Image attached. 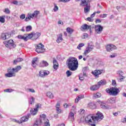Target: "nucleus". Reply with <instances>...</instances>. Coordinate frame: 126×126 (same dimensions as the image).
<instances>
[{
  "instance_id": "obj_16",
  "label": "nucleus",
  "mask_w": 126,
  "mask_h": 126,
  "mask_svg": "<svg viewBox=\"0 0 126 126\" xmlns=\"http://www.w3.org/2000/svg\"><path fill=\"white\" fill-rule=\"evenodd\" d=\"M91 30V26H88L87 24H84L81 27V30Z\"/></svg>"
},
{
  "instance_id": "obj_26",
  "label": "nucleus",
  "mask_w": 126,
  "mask_h": 126,
  "mask_svg": "<svg viewBox=\"0 0 126 126\" xmlns=\"http://www.w3.org/2000/svg\"><path fill=\"white\" fill-rule=\"evenodd\" d=\"M84 98V95L80 94L78 96V98H76L75 100V103H78L79 101L80 100H81V99H83Z\"/></svg>"
},
{
  "instance_id": "obj_63",
  "label": "nucleus",
  "mask_w": 126,
  "mask_h": 126,
  "mask_svg": "<svg viewBox=\"0 0 126 126\" xmlns=\"http://www.w3.org/2000/svg\"><path fill=\"white\" fill-rule=\"evenodd\" d=\"M95 21L97 23H101V22H102V21L101 20L99 19H96L95 20Z\"/></svg>"
},
{
  "instance_id": "obj_53",
  "label": "nucleus",
  "mask_w": 126,
  "mask_h": 126,
  "mask_svg": "<svg viewBox=\"0 0 126 126\" xmlns=\"http://www.w3.org/2000/svg\"><path fill=\"white\" fill-rule=\"evenodd\" d=\"M116 56H117V54L116 53H113L112 55L109 56V58L113 59L114 58H115Z\"/></svg>"
},
{
  "instance_id": "obj_6",
  "label": "nucleus",
  "mask_w": 126,
  "mask_h": 126,
  "mask_svg": "<svg viewBox=\"0 0 126 126\" xmlns=\"http://www.w3.org/2000/svg\"><path fill=\"white\" fill-rule=\"evenodd\" d=\"M3 44L6 48H10L9 46H11L13 48H15L16 45L14 43L13 40L10 39L8 41H6L3 42Z\"/></svg>"
},
{
  "instance_id": "obj_2",
  "label": "nucleus",
  "mask_w": 126,
  "mask_h": 126,
  "mask_svg": "<svg viewBox=\"0 0 126 126\" xmlns=\"http://www.w3.org/2000/svg\"><path fill=\"white\" fill-rule=\"evenodd\" d=\"M67 66L71 71H75L78 68V61L75 58H70L67 60Z\"/></svg>"
},
{
  "instance_id": "obj_37",
  "label": "nucleus",
  "mask_w": 126,
  "mask_h": 126,
  "mask_svg": "<svg viewBox=\"0 0 126 126\" xmlns=\"http://www.w3.org/2000/svg\"><path fill=\"white\" fill-rule=\"evenodd\" d=\"M66 74L67 77H69V76L72 75V72L70 71V70H67L66 72Z\"/></svg>"
},
{
  "instance_id": "obj_20",
  "label": "nucleus",
  "mask_w": 126,
  "mask_h": 126,
  "mask_svg": "<svg viewBox=\"0 0 126 126\" xmlns=\"http://www.w3.org/2000/svg\"><path fill=\"white\" fill-rule=\"evenodd\" d=\"M40 14V11L35 10L34 11V12L32 14L30 13V14L32 16V17L33 18V17L36 18L38 15Z\"/></svg>"
},
{
  "instance_id": "obj_32",
  "label": "nucleus",
  "mask_w": 126,
  "mask_h": 126,
  "mask_svg": "<svg viewBox=\"0 0 126 126\" xmlns=\"http://www.w3.org/2000/svg\"><path fill=\"white\" fill-rule=\"evenodd\" d=\"M83 7L84 8V11L86 13L87 12H88V11H90V5H88L85 6H83Z\"/></svg>"
},
{
  "instance_id": "obj_29",
  "label": "nucleus",
  "mask_w": 126,
  "mask_h": 126,
  "mask_svg": "<svg viewBox=\"0 0 126 126\" xmlns=\"http://www.w3.org/2000/svg\"><path fill=\"white\" fill-rule=\"evenodd\" d=\"M18 38H19V39H21L22 40H24V41H25L26 42H27V41H28L27 39H28V37L26 36V35H18Z\"/></svg>"
},
{
  "instance_id": "obj_56",
  "label": "nucleus",
  "mask_w": 126,
  "mask_h": 126,
  "mask_svg": "<svg viewBox=\"0 0 126 126\" xmlns=\"http://www.w3.org/2000/svg\"><path fill=\"white\" fill-rule=\"evenodd\" d=\"M56 111L58 114H61V113H62V111L60 108H59V107H56Z\"/></svg>"
},
{
  "instance_id": "obj_10",
  "label": "nucleus",
  "mask_w": 126,
  "mask_h": 126,
  "mask_svg": "<svg viewBox=\"0 0 126 126\" xmlns=\"http://www.w3.org/2000/svg\"><path fill=\"white\" fill-rule=\"evenodd\" d=\"M40 107H41V104L37 103L35 105V108H34V110H31V114H32V115H33V116H34V115H36L37 113H38L39 108H40Z\"/></svg>"
},
{
  "instance_id": "obj_31",
  "label": "nucleus",
  "mask_w": 126,
  "mask_h": 126,
  "mask_svg": "<svg viewBox=\"0 0 126 126\" xmlns=\"http://www.w3.org/2000/svg\"><path fill=\"white\" fill-rule=\"evenodd\" d=\"M40 36H41V32H36L33 34V38L34 40H37Z\"/></svg>"
},
{
  "instance_id": "obj_11",
  "label": "nucleus",
  "mask_w": 126,
  "mask_h": 126,
  "mask_svg": "<svg viewBox=\"0 0 126 126\" xmlns=\"http://www.w3.org/2000/svg\"><path fill=\"white\" fill-rule=\"evenodd\" d=\"M91 1V0H82L80 3V5L82 7L90 5Z\"/></svg>"
},
{
  "instance_id": "obj_15",
  "label": "nucleus",
  "mask_w": 126,
  "mask_h": 126,
  "mask_svg": "<svg viewBox=\"0 0 126 126\" xmlns=\"http://www.w3.org/2000/svg\"><path fill=\"white\" fill-rule=\"evenodd\" d=\"M117 74H118L121 78L119 79V81H123L126 77L123 75H124V72L122 70H119L117 71Z\"/></svg>"
},
{
  "instance_id": "obj_8",
  "label": "nucleus",
  "mask_w": 126,
  "mask_h": 126,
  "mask_svg": "<svg viewBox=\"0 0 126 126\" xmlns=\"http://www.w3.org/2000/svg\"><path fill=\"white\" fill-rule=\"evenodd\" d=\"M36 52L38 53H42L45 52V48H44V45L42 43H39L38 45H36Z\"/></svg>"
},
{
  "instance_id": "obj_58",
  "label": "nucleus",
  "mask_w": 126,
  "mask_h": 126,
  "mask_svg": "<svg viewBox=\"0 0 126 126\" xmlns=\"http://www.w3.org/2000/svg\"><path fill=\"white\" fill-rule=\"evenodd\" d=\"M16 60L17 61L18 63H19L20 62H22V61H23V59L22 58H19L16 59Z\"/></svg>"
},
{
  "instance_id": "obj_51",
  "label": "nucleus",
  "mask_w": 126,
  "mask_h": 126,
  "mask_svg": "<svg viewBox=\"0 0 126 126\" xmlns=\"http://www.w3.org/2000/svg\"><path fill=\"white\" fill-rule=\"evenodd\" d=\"M112 84L113 86H115V87L117 86V82H116V80H112Z\"/></svg>"
},
{
  "instance_id": "obj_64",
  "label": "nucleus",
  "mask_w": 126,
  "mask_h": 126,
  "mask_svg": "<svg viewBox=\"0 0 126 126\" xmlns=\"http://www.w3.org/2000/svg\"><path fill=\"white\" fill-rule=\"evenodd\" d=\"M22 4H23V2L22 1L18 2V5H22Z\"/></svg>"
},
{
  "instance_id": "obj_39",
  "label": "nucleus",
  "mask_w": 126,
  "mask_h": 126,
  "mask_svg": "<svg viewBox=\"0 0 126 126\" xmlns=\"http://www.w3.org/2000/svg\"><path fill=\"white\" fill-rule=\"evenodd\" d=\"M79 79L81 81H83L84 80V77L83 76V74H80L79 75Z\"/></svg>"
},
{
  "instance_id": "obj_41",
  "label": "nucleus",
  "mask_w": 126,
  "mask_h": 126,
  "mask_svg": "<svg viewBox=\"0 0 126 126\" xmlns=\"http://www.w3.org/2000/svg\"><path fill=\"white\" fill-rule=\"evenodd\" d=\"M32 30V26H28L26 27V31L27 32H29V31H31Z\"/></svg>"
},
{
  "instance_id": "obj_60",
  "label": "nucleus",
  "mask_w": 126,
  "mask_h": 126,
  "mask_svg": "<svg viewBox=\"0 0 126 126\" xmlns=\"http://www.w3.org/2000/svg\"><path fill=\"white\" fill-rule=\"evenodd\" d=\"M88 69V68L87 67H85L83 68V72H86V71H87Z\"/></svg>"
},
{
  "instance_id": "obj_4",
  "label": "nucleus",
  "mask_w": 126,
  "mask_h": 126,
  "mask_svg": "<svg viewBox=\"0 0 126 126\" xmlns=\"http://www.w3.org/2000/svg\"><path fill=\"white\" fill-rule=\"evenodd\" d=\"M94 49V45H93V42H91V43H88V47H86V50L84 53V56H87V54H89L91 51Z\"/></svg>"
},
{
  "instance_id": "obj_34",
  "label": "nucleus",
  "mask_w": 126,
  "mask_h": 126,
  "mask_svg": "<svg viewBox=\"0 0 126 126\" xmlns=\"http://www.w3.org/2000/svg\"><path fill=\"white\" fill-rule=\"evenodd\" d=\"M0 22L4 23L5 22V16H0Z\"/></svg>"
},
{
  "instance_id": "obj_7",
  "label": "nucleus",
  "mask_w": 126,
  "mask_h": 126,
  "mask_svg": "<svg viewBox=\"0 0 126 126\" xmlns=\"http://www.w3.org/2000/svg\"><path fill=\"white\" fill-rule=\"evenodd\" d=\"M50 74V71L46 70H41L39 71L38 75L39 77L44 78L46 76H48Z\"/></svg>"
},
{
  "instance_id": "obj_33",
  "label": "nucleus",
  "mask_w": 126,
  "mask_h": 126,
  "mask_svg": "<svg viewBox=\"0 0 126 126\" xmlns=\"http://www.w3.org/2000/svg\"><path fill=\"white\" fill-rule=\"evenodd\" d=\"M47 96L48 98H50V99H53L54 98V94L50 92L47 93Z\"/></svg>"
},
{
  "instance_id": "obj_1",
  "label": "nucleus",
  "mask_w": 126,
  "mask_h": 126,
  "mask_svg": "<svg viewBox=\"0 0 126 126\" xmlns=\"http://www.w3.org/2000/svg\"><path fill=\"white\" fill-rule=\"evenodd\" d=\"M104 115L99 111H98L96 113V116H94L92 114L88 115L85 119V121L86 124H89L92 126H96L95 125V122L98 120H103Z\"/></svg>"
},
{
  "instance_id": "obj_62",
  "label": "nucleus",
  "mask_w": 126,
  "mask_h": 126,
  "mask_svg": "<svg viewBox=\"0 0 126 126\" xmlns=\"http://www.w3.org/2000/svg\"><path fill=\"white\" fill-rule=\"evenodd\" d=\"M12 3H13V4H15L16 5H18V1L17 0H14L13 1Z\"/></svg>"
},
{
  "instance_id": "obj_17",
  "label": "nucleus",
  "mask_w": 126,
  "mask_h": 126,
  "mask_svg": "<svg viewBox=\"0 0 126 126\" xmlns=\"http://www.w3.org/2000/svg\"><path fill=\"white\" fill-rule=\"evenodd\" d=\"M29 116L30 114H28L27 117H23L20 119V124H22V123H25V122H27L29 119Z\"/></svg>"
},
{
  "instance_id": "obj_49",
  "label": "nucleus",
  "mask_w": 126,
  "mask_h": 126,
  "mask_svg": "<svg viewBox=\"0 0 126 126\" xmlns=\"http://www.w3.org/2000/svg\"><path fill=\"white\" fill-rule=\"evenodd\" d=\"M85 112V110H84V109H80V110L78 111V113L80 114V115H83Z\"/></svg>"
},
{
  "instance_id": "obj_48",
  "label": "nucleus",
  "mask_w": 126,
  "mask_h": 126,
  "mask_svg": "<svg viewBox=\"0 0 126 126\" xmlns=\"http://www.w3.org/2000/svg\"><path fill=\"white\" fill-rule=\"evenodd\" d=\"M44 126H51V125H50V122L49 121V120H47L44 123Z\"/></svg>"
},
{
  "instance_id": "obj_18",
  "label": "nucleus",
  "mask_w": 126,
  "mask_h": 126,
  "mask_svg": "<svg viewBox=\"0 0 126 126\" xmlns=\"http://www.w3.org/2000/svg\"><path fill=\"white\" fill-rule=\"evenodd\" d=\"M53 68L57 70L58 68H59V63H58V61L55 59H53Z\"/></svg>"
},
{
  "instance_id": "obj_57",
  "label": "nucleus",
  "mask_w": 126,
  "mask_h": 126,
  "mask_svg": "<svg viewBox=\"0 0 126 126\" xmlns=\"http://www.w3.org/2000/svg\"><path fill=\"white\" fill-rule=\"evenodd\" d=\"M87 20L90 21V22H93V19L92 18L88 17L87 18Z\"/></svg>"
},
{
  "instance_id": "obj_44",
  "label": "nucleus",
  "mask_w": 126,
  "mask_h": 126,
  "mask_svg": "<svg viewBox=\"0 0 126 126\" xmlns=\"http://www.w3.org/2000/svg\"><path fill=\"white\" fill-rule=\"evenodd\" d=\"M69 118L74 119V113L71 111L69 113Z\"/></svg>"
},
{
  "instance_id": "obj_25",
  "label": "nucleus",
  "mask_w": 126,
  "mask_h": 126,
  "mask_svg": "<svg viewBox=\"0 0 126 126\" xmlns=\"http://www.w3.org/2000/svg\"><path fill=\"white\" fill-rule=\"evenodd\" d=\"M42 119H40V118L39 120L36 121V122L33 125V126H41V125H42Z\"/></svg>"
},
{
  "instance_id": "obj_46",
  "label": "nucleus",
  "mask_w": 126,
  "mask_h": 126,
  "mask_svg": "<svg viewBox=\"0 0 126 126\" xmlns=\"http://www.w3.org/2000/svg\"><path fill=\"white\" fill-rule=\"evenodd\" d=\"M4 12H5V13L6 14H9V13H10V10H9L8 8H6L4 11Z\"/></svg>"
},
{
  "instance_id": "obj_12",
  "label": "nucleus",
  "mask_w": 126,
  "mask_h": 126,
  "mask_svg": "<svg viewBox=\"0 0 126 126\" xmlns=\"http://www.w3.org/2000/svg\"><path fill=\"white\" fill-rule=\"evenodd\" d=\"M95 31L97 34H100L101 32L103 31V27L100 25H95L94 27Z\"/></svg>"
},
{
  "instance_id": "obj_47",
  "label": "nucleus",
  "mask_w": 126,
  "mask_h": 126,
  "mask_svg": "<svg viewBox=\"0 0 126 126\" xmlns=\"http://www.w3.org/2000/svg\"><path fill=\"white\" fill-rule=\"evenodd\" d=\"M35 102V98L33 97V96H32V98L30 99V104L31 105H32L33 103Z\"/></svg>"
},
{
  "instance_id": "obj_23",
  "label": "nucleus",
  "mask_w": 126,
  "mask_h": 126,
  "mask_svg": "<svg viewBox=\"0 0 126 126\" xmlns=\"http://www.w3.org/2000/svg\"><path fill=\"white\" fill-rule=\"evenodd\" d=\"M107 102L110 104H115L116 103V97H110L108 99Z\"/></svg>"
},
{
  "instance_id": "obj_3",
  "label": "nucleus",
  "mask_w": 126,
  "mask_h": 126,
  "mask_svg": "<svg viewBox=\"0 0 126 126\" xmlns=\"http://www.w3.org/2000/svg\"><path fill=\"white\" fill-rule=\"evenodd\" d=\"M106 92L112 96H117L120 93V90L116 87H112L106 89Z\"/></svg>"
},
{
  "instance_id": "obj_9",
  "label": "nucleus",
  "mask_w": 126,
  "mask_h": 126,
  "mask_svg": "<svg viewBox=\"0 0 126 126\" xmlns=\"http://www.w3.org/2000/svg\"><path fill=\"white\" fill-rule=\"evenodd\" d=\"M107 52H112L115 50H117V47L114 45L108 44L106 47Z\"/></svg>"
},
{
  "instance_id": "obj_61",
  "label": "nucleus",
  "mask_w": 126,
  "mask_h": 126,
  "mask_svg": "<svg viewBox=\"0 0 126 126\" xmlns=\"http://www.w3.org/2000/svg\"><path fill=\"white\" fill-rule=\"evenodd\" d=\"M11 91H12V90L9 89H7L4 90V92H12Z\"/></svg>"
},
{
  "instance_id": "obj_55",
  "label": "nucleus",
  "mask_w": 126,
  "mask_h": 126,
  "mask_svg": "<svg viewBox=\"0 0 126 126\" xmlns=\"http://www.w3.org/2000/svg\"><path fill=\"white\" fill-rule=\"evenodd\" d=\"M107 14H101L100 15V17H101V18H105V17H107Z\"/></svg>"
},
{
  "instance_id": "obj_35",
  "label": "nucleus",
  "mask_w": 126,
  "mask_h": 126,
  "mask_svg": "<svg viewBox=\"0 0 126 126\" xmlns=\"http://www.w3.org/2000/svg\"><path fill=\"white\" fill-rule=\"evenodd\" d=\"M13 69H14L15 72H18V71L21 69V66H17L15 68H13Z\"/></svg>"
},
{
  "instance_id": "obj_30",
  "label": "nucleus",
  "mask_w": 126,
  "mask_h": 126,
  "mask_svg": "<svg viewBox=\"0 0 126 126\" xmlns=\"http://www.w3.org/2000/svg\"><path fill=\"white\" fill-rule=\"evenodd\" d=\"M100 107L102 109H103L104 110H108V109H110V107L109 105L106 106L104 103H102L100 104Z\"/></svg>"
},
{
  "instance_id": "obj_42",
  "label": "nucleus",
  "mask_w": 126,
  "mask_h": 126,
  "mask_svg": "<svg viewBox=\"0 0 126 126\" xmlns=\"http://www.w3.org/2000/svg\"><path fill=\"white\" fill-rule=\"evenodd\" d=\"M33 36V34L32 32L29 33V34H28V35H26V36L28 37L27 40H28L29 39H31V38H32Z\"/></svg>"
},
{
  "instance_id": "obj_36",
  "label": "nucleus",
  "mask_w": 126,
  "mask_h": 126,
  "mask_svg": "<svg viewBox=\"0 0 126 126\" xmlns=\"http://www.w3.org/2000/svg\"><path fill=\"white\" fill-rule=\"evenodd\" d=\"M31 18H32V16L30 14H29L28 16L25 18V21L26 22L29 21V20H31Z\"/></svg>"
},
{
  "instance_id": "obj_21",
  "label": "nucleus",
  "mask_w": 126,
  "mask_h": 126,
  "mask_svg": "<svg viewBox=\"0 0 126 126\" xmlns=\"http://www.w3.org/2000/svg\"><path fill=\"white\" fill-rule=\"evenodd\" d=\"M88 107L90 109H96V104L94 102H90L88 104Z\"/></svg>"
},
{
  "instance_id": "obj_52",
  "label": "nucleus",
  "mask_w": 126,
  "mask_h": 126,
  "mask_svg": "<svg viewBox=\"0 0 126 126\" xmlns=\"http://www.w3.org/2000/svg\"><path fill=\"white\" fill-rule=\"evenodd\" d=\"M20 19L23 20L25 19V14H23L20 16Z\"/></svg>"
},
{
  "instance_id": "obj_45",
  "label": "nucleus",
  "mask_w": 126,
  "mask_h": 126,
  "mask_svg": "<svg viewBox=\"0 0 126 126\" xmlns=\"http://www.w3.org/2000/svg\"><path fill=\"white\" fill-rule=\"evenodd\" d=\"M101 96V94L99 93H97L96 94H94V97L95 98H100V96Z\"/></svg>"
},
{
  "instance_id": "obj_27",
  "label": "nucleus",
  "mask_w": 126,
  "mask_h": 126,
  "mask_svg": "<svg viewBox=\"0 0 126 126\" xmlns=\"http://www.w3.org/2000/svg\"><path fill=\"white\" fill-rule=\"evenodd\" d=\"M62 41H63V34L60 33L58 37V39L56 40V42L59 44V43H61Z\"/></svg>"
},
{
  "instance_id": "obj_22",
  "label": "nucleus",
  "mask_w": 126,
  "mask_h": 126,
  "mask_svg": "<svg viewBox=\"0 0 126 126\" xmlns=\"http://www.w3.org/2000/svg\"><path fill=\"white\" fill-rule=\"evenodd\" d=\"M38 61L37 58H34L32 62V65L33 66V67H36L37 66V63H36V62Z\"/></svg>"
},
{
  "instance_id": "obj_5",
  "label": "nucleus",
  "mask_w": 126,
  "mask_h": 126,
  "mask_svg": "<svg viewBox=\"0 0 126 126\" xmlns=\"http://www.w3.org/2000/svg\"><path fill=\"white\" fill-rule=\"evenodd\" d=\"M7 72L8 73L5 74V76H6V77H13L16 75V72L13 68H11V67H9L7 69Z\"/></svg>"
},
{
  "instance_id": "obj_19",
  "label": "nucleus",
  "mask_w": 126,
  "mask_h": 126,
  "mask_svg": "<svg viewBox=\"0 0 126 126\" xmlns=\"http://www.w3.org/2000/svg\"><path fill=\"white\" fill-rule=\"evenodd\" d=\"M98 88H100V87L98 84L94 85L90 87V90H91V91H96V90H98Z\"/></svg>"
},
{
  "instance_id": "obj_24",
  "label": "nucleus",
  "mask_w": 126,
  "mask_h": 126,
  "mask_svg": "<svg viewBox=\"0 0 126 126\" xmlns=\"http://www.w3.org/2000/svg\"><path fill=\"white\" fill-rule=\"evenodd\" d=\"M107 84V82L105 80H101L97 83L98 86H101V85H106Z\"/></svg>"
},
{
  "instance_id": "obj_40",
  "label": "nucleus",
  "mask_w": 126,
  "mask_h": 126,
  "mask_svg": "<svg viewBox=\"0 0 126 126\" xmlns=\"http://www.w3.org/2000/svg\"><path fill=\"white\" fill-rule=\"evenodd\" d=\"M82 47H84V43H80L78 45L77 49L78 50H81V48H82Z\"/></svg>"
},
{
  "instance_id": "obj_13",
  "label": "nucleus",
  "mask_w": 126,
  "mask_h": 126,
  "mask_svg": "<svg viewBox=\"0 0 126 126\" xmlns=\"http://www.w3.org/2000/svg\"><path fill=\"white\" fill-rule=\"evenodd\" d=\"M11 36V34L10 33H2L1 35V38L2 40H6L7 39H9Z\"/></svg>"
},
{
  "instance_id": "obj_54",
  "label": "nucleus",
  "mask_w": 126,
  "mask_h": 126,
  "mask_svg": "<svg viewBox=\"0 0 126 126\" xmlns=\"http://www.w3.org/2000/svg\"><path fill=\"white\" fill-rule=\"evenodd\" d=\"M42 63L44 64V66H48V65H49V63L46 61H42Z\"/></svg>"
},
{
  "instance_id": "obj_43",
  "label": "nucleus",
  "mask_w": 126,
  "mask_h": 126,
  "mask_svg": "<svg viewBox=\"0 0 126 126\" xmlns=\"http://www.w3.org/2000/svg\"><path fill=\"white\" fill-rule=\"evenodd\" d=\"M53 10L55 12L58 11L59 10V7L56 4H54V8L53 9Z\"/></svg>"
},
{
  "instance_id": "obj_38",
  "label": "nucleus",
  "mask_w": 126,
  "mask_h": 126,
  "mask_svg": "<svg viewBox=\"0 0 126 126\" xmlns=\"http://www.w3.org/2000/svg\"><path fill=\"white\" fill-rule=\"evenodd\" d=\"M71 111V112L74 113V114H76V106H72Z\"/></svg>"
},
{
  "instance_id": "obj_14",
  "label": "nucleus",
  "mask_w": 126,
  "mask_h": 126,
  "mask_svg": "<svg viewBox=\"0 0 126 126\" xmlns=\"http://www.w3.org/2000/svg\"><path fill=\"white\" fill-rule=\"evenodd\" d=\"M105 72V70H95L94 72H93L92 73L94 74L95 76H98L99 74H102V73H104Z\"/></svg>"
},
{
  "instance_id": "obj_50",
  "label": "nucleus",
  "mask_w": 126,
  "mask_h": 126,
  "mask_svg": "<svg viewBox=\"0 0 126 126\" xmlns=\"http://www.w3.org/2000/svg\"><path fill=\"white\" fill-rule=\"evenodd\" d=\"M46 117H47L46 115L42 114L41 115H40V119L45 120V119H46Z\"/></svg>"
},
{
  "instance_id": "obj_28",
  "label": "nucleus",
  "mask_w": 126,
  "mask_h": 126,
  "mask_svg": "<svg viewBox=\"0 0 126 126\" xmlns=\"http://www.w3.org/2000/svg\"><path fill=\"white\" fill-rule=\"evenodd\" d=\"M66 31L68 34H69V35H71V34H72V33L74 32V30L70 28H67Z\"/></svg>"
},
{
  "instance_id": "obj_59",
  "label": "nucleus",
  "mask_w": 126,
  "mask_h": 126,
  "mask_svg": "<svg viewBox=\"0 0 126 126\" xmlns=\"http://www.w3.org/2000/svg\"><path fill=\"white\" fill-rule=\"evenodd\" d=\"M29 91L30 92H32V93H35V90L33 89H29Z\"/></svg>"
}]
</instances>
